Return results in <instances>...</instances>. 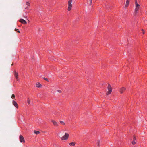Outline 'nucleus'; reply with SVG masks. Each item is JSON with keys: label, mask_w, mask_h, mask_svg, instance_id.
I'll use <instances>...</instances> for the list:
<instances>
[{"label": "nucleus", "mask_w": 147, "mask_h": 147, "mask_svg": "<svg viewBox=\"0 0 147 147\" xmlns=\"http://www.w3.org/2000/svg\"><path fill=\"white\" fill-rule=\"evenodd\" d=\"M69 136V134L68 133H65L64 135L61 138V139L63 140H66L68 139Z\"/></svg>", "instance_id": "f257e3e1"}, {"label": "nucleus", "mask_w": 147, "mask_h": 147, "mask_svg": "<svg viewBox=\"0 0 147 147\" xmlns=\"http://www.w3.org/2000/svg\"><path fill=\"white\" fill-rule=\"evenodd\" d=\"M72 0H69L68 4V11H70L72 7V4L71 3Z\"/></svg>", "instance_id": "f03ea898"}, {"label": "nucleus", "mask_w": 147, "mask_h": 147, "mask_svg": "<svg viewBox=\"0 0 147 147\" xmlns=\"http://www.w3.org/2000/svg\"><path fill=\"white\" fill-rule=\"evenodd\" d=\"M108 92L107 93V95H109L111 94L112 92V89L111 88V87L110 84L108 85Z\"/></svg>", "instance_id": "7ed1b4c3"}, {"label": "nucleus", "mask_w": 147, "mask_h": 147, "mask_svg": "<svg viewBox=\"0 0 147 147\" xmlns=\"http://www.w3.org/2000/svg\"><path fill=\"white\" fill-rule=\"evenodd\" d=\"M20 141L21 142H25V141L22 135H20L19 137Z\"/></svg>", "instance_id": "20e7f679"}, {"label": "nucleus", "mask_w": 147, "mask_h": 147, "mask_svg": "<svg viewBox=\"0 0 147 147\" xmlns=\"http://www.w3.org/2000/svg\"><path fill=\"white\" fill-rule=\"evenodd\" d=\"M19 21L20 22L24 24H27L26 21L22 19H20V20Z\"/></svg>", "instance_id": "39448f33"}, {"label": "nucleus", "mask_w": 147, "mask_h": 147, "mask_svg": "<svg viewBox=\"0 0 147 147\" xmlns=\"http://www.w3.org/2000/svg\"><path fill=\"white\" fill-rule=\"evenodd\" d=\"M51 122L53 123L54 125L56 127H57L59 125L58 123L55 121L54 120H52L51 121Z\"/></svg>", "instance_id": "423d86ee"}, {"label": "nucleus", "mask_w": 147, "mask_h": 147, "mask_svg": "<svg viewBox=\"0 0 147 147\" xmlns=\"http://www.w3.org/2000/svg\"><path fill=\"white\" fill-rule=\"evenodd\" d=\"M12 103L13 105L16 108H18V105L16 102L14 100H13L12 101Z\"/></svg>", "instance_id": "0eeeda50"}, {"label": "nucleus", "mask_w": 147, "mask_h": 147, "mask_svg": "<svg viewBox=\"0 0 147 147\" xmlns=\"http://www.w3.org/2000/svg\"><path fill=\"white\" fill-rule=\"evenodd\" d=\"M14 76L16 78V79L17 80H18V74L16 72V71L14 72Z\"/></svg>", "instance_id": "6e6552de"}, {"label": "nucleus", "mask_w": 147, "mask_h": 147, "mask_svg": "<svg viewBox=\"0 0 147 147\" xmlns=\"http://www.w3.org/2000/svg\"><path fill=\"white\" fill-rule=\"evenodd\" d=\"M125 90V88L124 87H122L120 89V93H123Z\"/></svg>", "instance_id": "1a4fd4ad"}, {"label": "nucleus", "mask_w": 147, "mask_h": 147, "mask_svg": "<svg viewBox=\"0 0 147 147\" xmlns=\"http://www.w3.org/2000/svg\"><path fill=\"white\" fill-rule=\"evenodd\" d=\"M92 0H88L87 2L89 5H91L92 4Z\"/></svg>", "instance_id": "9d476101"}, {"label": "nucleus", "mask_w": 147, "mask_h": 147, "mask_svg": "<svg viewBox=\"0 0 147 147\" xmlns=\"http://www.w3.org/2000/svg\"><path fill=\"white\" fill-rule=\"evenodd\" d=\"M129 2V0H127L126 2V3L125 5V7H127V6L128 5Z\"/></svg>", "instance_id": "9b49d317"}, {"label": "nucleus", "mask_w": 147, "mask_h": 147, "mask_svg": "<svg viewBox=\"0 0 147 147\" xmlns=\"http://www.w3.org/2000/svg\"><path fill=\"white\" fill-rule=\"evenodd\" d=\"M136 140V139L135 137L134 136L133 138V140L132 142V144L133 145H134L136 143V142L135 141V140Z\"/></svg>", "instance_id": "f8f14e48"}, {"label": "nucleus", "mask_w": 147, "mask_h": 147, "mask_svg": "<svg viewBox=\"0 0 147 147\" xmlns=\"http://www.w3.org/2000/svg\"><path fill=\"white\" fill-rule=\"evenodd\" d=\"M36 86L37 87L39 88L41 86V84L39 83H38L36 84Z\"/></svg>", "instance_id": "ddd939ff"}, {"label": "nucleus", "mask_w": 147, "mask_h": 147, "mask_svg": "<svg viewBox=\"0 0 147 147\" xmlns=\"http://www.w3.org/2000/svg\"><path fill=\"white\" fill-rule=\"evenodd\" d=\"M135 4H136V7H138L139 8L140 5L139 4H138L137 2V1H136L135 2Z\"/></svg>", "instance_id": "4468645a"}, {"label": "nucleus", "mask_w": 147, "mask_h": 147, "mask_svg": "<svg viewBox=\"0 0 147 147\" xmlns=\"http://www.w3.org/2000/svg\"><path fill=\"white\" fill-rule=\"evenodd\" d=\"M75 143L74 142H72L69 144V145L71 146H74L75 145Z\"/></svg>", "instance_id": "2eb2a0df"}, {"label": "nucleus", "mask_w": 147, "mask_h": 147, "mask_svg": "<svg viewBox=\"0 0 147 147\" xmlns=\"http://www.w3.org/2000/svg\"><path fill=\"white\" fill-rule=\"evenodd\" d=\"M60 123L61 125H65V124L64 122L63 121H60Z\"/></svg>", "instance_id": "dca6fc26"}, {"label": "nucleus", "mask_w": 147, "mask_h": 147, "mask_svg": "<svg viewBox=\"0 0 147 147\" xmlns=\"http://www.w3.org/2000/svg\"><path fill=\"white\" fill-rule=\"evenodd\" d=\"M34 133L36 134H38L40 133V132L39 131H34Z\"/></svg>", "instance_id": "f3484780"}, {"label": "nucleus", "mask_w": 147, "mask_h": 147, "mask_svg": "<svg viewBox=\"0 0 147 147\" xmlns=\"http://www.w3.org/2000/svg\"><path fill=\"white\" fill-rule=\"evenodd\" d=\"M139 9V8L138 7H136V8L135 9V12L136 13L137 11L138 10V9Z\"/></svg>", "instance_id": "a211bd4d"}, {"label": "nucleus", "mask_w": 147, "mask_h": 147, "mask_svg": "<svg viewBox=\"0 0 147 147\" xmlns=\"http://www.w3.org/2000/svg\"><path fill=\"white\" fill-rule=\"evenodd\" d=\"M27 101L28 104H29L30 103V100L29 98H28Z\"/></svg>", "instance_id": "6ab92c4d"}, {"label": "nucleus", "mask_w": 147, "mask_h": 147, "mask_svg": "<svg viewBox=\"0 0 147 147\" xmlns=\"http://www.w3.org/2000/svg\"><path fill=\"white\" fill-rule=\"evenodd\" d=\"M100 143V141L99 140H98L97 141V144L98 146L99 145V144Z\"/></svg>", "instance_id": "aec40b11"}, {"label": "nucleus", "mask_w": 147, "mask_h": 147, "mask_svg": "<svg viewBox=\"0 0 147 147\" xmlns=\"http://www.w3.org/2000/svg\"><path fill=\"white\" fill-rule=\"evenodd\" d=\"M15 30L16 31H17L18 32V33H20V31H18V29H15Z\"/></svg>", "instance_id": "412c9836"}, {"label": "nucleus", "mask_w": 147, "mask_h": 147, "mask_svg": "<svg viewBox=\"0 0 147 147\" xmlns=\"http://www.w3.org/2000/svg\"><path fill=\"white\" fill-rule=\"evenodd\" d=\"M15 96L14 94H12V95L11 96V98H12V99H13L14 98H15Z\"/></svg>", "instance_id": "4be33fe9"}, {"label": "nucleus", "mask_w": 147, "mask_h": 147, "mask_svg": "<svg viewBox=\"0 0 147 147\" xmlns=\"http://www.w3.org/2000/svg\"><path fill=\"white\" fill-rule=\"evenodd\" d=\"M26 5H30V3H29L28 2H26Z\"/></svg>", "instance_id": "5701e85b"}, {"label": "nucleus", "mask_w": 147, "mask_h": 147, "mask_svg": "<svg viewBox=\"0 0 147 147\" xmlns=\"http://www.w3.org/2000/svg\"><path fill=\"white\" fill-rule=\"evenodd\" d=\"M57 91L59 93H61V91L60 90H57Z\"/></svg>", "instance_id": "b1692460"}, {"label": "nucleus", "mask_w": 147, "mask_h": 147, "mask_svg": "<svg viewBox=\"0 0 147 147\" xmlns=\"http://www.w3.org/2000/svg\"><path fill=\"white\" fill-rule=\"evenodd\" d=\"M44 79L45 80H46V81H47L48 80V79L47 78H44Z\"/></svg>", "instance_id": "393cba45"}, {"label": "nucleus", "mask_w": 147, "mask_h": 147, "mask_svg": "<svg viewBox=\"0 0 147 147\" xmlns=\"http://www.w3.org/2000/svg\"><path fill=\"white\" fill-rule=\"evenodd\" d=\"M143 34H144V32H143Z\"/></svg>", "instance_id": "a878e982"}]
</instances>
